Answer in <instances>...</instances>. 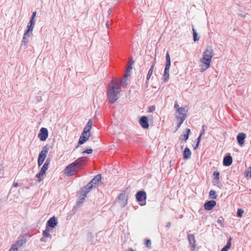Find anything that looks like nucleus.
Instances as JSON below:
<instances>
[{
  "mask_svg": "<svg viewBox=\"0 0 251 251\" xmlns=\"http://www.w3.org/2000/svg\"><path fill=\"white\" fill-rule=\"evenodd\" d=\"M121 82L118 80L113 81L109 84L107 94L110 103H114L118 100V95L121 91Z\"/></svg>",
  "mask_w": 251,
  "mask_h": 251,
  "instance_id": "nucleus-1",
  "label": "nucleus"
},
{
  "mask_svg": "<svg viewBox=\"0 0 251 251\" xmlns=\"http://www.w3.org/2000/svg\"><path fill=\"white\" fill-rule=\"evenodd\" d=\"M187 117V111L184 108H178L176 111V118L178 121L177 128H179Z\"/></svg>",
  "mask_w": 251,
  "mask_h": 251,
  "instance_id": "nucleus-2",
  "label": "nucleus"
},
{
  "mask_svg": "<svg viewBox=\"0 0 251 251\" xmlns=\"http://www.w3.org/2000/svg\"><path fill=\"white\" fill-rule=\"evenodd\" d=\"M80 169L79 167L73 162L65 168L64 173L66 176H72L77 173Z\"/></svg>",
  "mask_w": 251,
  "mask_h": 251,
  "instance_id": "nucleus-3",
  "label": "nucleus"
},
{
  "mask_svg": "<svg viewBox=\"0 0 251 251\" xmlns=\"http://www.w3.org/2000/svg\"><path fill=\"white\" fill-rule=\"evenodd\" d=\"M136 199L139 204L141 206L146 204L147 194L144 191H140L136 195Z\"/></svg>",
  "mask_w": 251,
  "mask_h": 251,
  "instance_id": "nucleus-4",
  "label": "nucleus"
},
{
  "mask_svg": "<svg viewBox=\"0 0 251 251\" xmlns=\"http://www.w3.org/2000/svg\"><path fill=\"white\" fill-rule=\"evenodd\" d=\"M48 151L49 148L47 146H45L43 150L40 152L38 158V165L39 166H40L45 161Z\"/></svg>",
  "mask_w": 251,
  "mask_h": 251,
  "instance_id": "nucleus-5",
  "label": "nucleus"
},
{
  "mask_svg": "<svg viewBox=\"0 0 251 251\" xmlns=\"http://www.w3.org/2000/svg\"><path fill=\"white\" fill-rule=\"evenodd\" d=\"M128 195L126 192L123 191L118 198V203L121 207L125 206L127 202Z\"/></svg>",
  "mask_w": 251,
  "mask_h": 251,
  "instance_id": "nucleus-6",
  "label": "nucleus"
},
{
  "mask_svg": "<svg viewBox=\"0 0 251 251\" xmlns=\"http://www.w3.org/2000/svg\"><path fill=\"white\" fill-rule=\"evenodd\" d=\"M92 190V186L91 185H86L85 187H83L82 192L83 193L82 195H81L79 198L78 202L81 203L83 201L86 197L87 194Z\"/></svg>",
  "mask_w": 251,
  "mask_h": 251,
  "instance_id": "nucleus-7",
  "label": "nucleus"
},
{
  "mask_svg": "<svg viewBox=\"0 0 251 251\" xmlns=\"http://www.w3.org/2000/svg\"><path fill=\"white\" fill-rule=\"evenodd\" d=\"M200 62L201 63V64L200 65L201 72H204L210 67L211 62L208 59H205L203 57L200 59Z\"/></svg>",
  "mask_w": 251,
  "mask_h": 251,
  "instance_id": "nucleus-8",
  "label": "nucleus"
},
{
  "mask_svg": "<svg viewBox=\"0 0 251 251\" xmlns=\"http://www.w3.org/2000/svg\"><path fill=\"white\" fill-rule=\"evenodd\" d=\"M213 50L212 48H209L207 49L202 54V57L205 59H208L211 62L212 58L213 56Z\"/></svg>",
  "mask_w": 251,
  "mask_h": 251,
  "instance_id": "nucleus-9",
  "label": "nucleus"
},
{
  "mask_svg": "<svg viewBox=\"0 0 251 251\" xmlns=\"http://www.w3.org/2000/svg\"><path fill=\"white\" fill-rule=\"evenodd\" d=\"M40 132L38 134V137L42 141H45L48 137V131L46 128L42 127L40 129Z\"/></svg>",
  "mask_w": 251,
  "mask_h": 251,
  "instance_id": "nucleus-10",
  "label": "nucleus"
},
{
  "mask_svg": "<svg viewBox=\"0 0 251 251\" xmlns=\"http://www.w3.org/2000/svg\"><path fill=\"white\" fill-rule=\"evenodd\" d=\"M90 136V133L83 130L79 138L78 145H82L84 144L87 140H88Z\"/></svg>",
  "mask_w": 251,
  "mask_h": 251,
  "instance_id": "nucleus-11",
  "label": "nucleus"
},
{
  "mask_svg": "<svg viewBox=\"0 0 251 251\" xmlns=\"http://www.w3.org/2000/svg\"><path fill=\"white\" fill-rule=\"evenodd\" d=\"M139 123L141 126L145 129H147L149 127V124L148 122L147 117L146 116L142 117L139 121Z\"/></svg>",
  "mask_w": 251,
  "mask_h": 251,
  "instance_id": "nucleus-12",
  "label": "nucleus"
},
{
  "mask_svg": "<svg viewBox=\"0 0 251 251\" xmlns=\"http://www.w3.org/2000/svg\"><path fill=\"white\" fill-rule=\"evenodd\" d=\"M216 205V201L211 200L206 202L204 204V209L206 210H211Z\"/></svg>",
  "mask_w": 251,
  "mask_h": 251,
  "instance_id": "nucleus-13",
  "label": "nucleus"
},
{
  "mask_svg": "<svg viewBox=\"0 0 251 251\" xmlns=\"http://www.w3.org/2000/svg\"><path fill=\"white\" fill-rule=\"evenodd\" d=\"M57 225V218L53 217L50 218L47 223V227L49 226L51 228H54Z\"/></svg>",
  "mask_w": 251,
  "mask_h": 251,
  "instance_id": "nucleus-14",
  "label": "nucleus"
},
{
  "mask_svg": "<svg viewBox=\"0 0 251 251\" xmlns=\"http://www.w3.org/2000/svg\"><path fill=\"white\" fill-rule=\"evenodd\" d=\"M246 134L243 132L239 133L237 135V140L239 145L242 146L244 144V140L246 138Z\"/></svg>",
  "mask_w": 251,
  "mask_h": 251,
  "instance_id": "nucleus-15",
  "label": "nucleus"
},
{
  "mask_svg": "<svg viewBox=\"0 0 251 251\" xmlns=\"http://www.w3.org/2000/svg\"><path fill=\"white\" fill-rule=\"evenodd\" d=\"M101 179V176L100 174H99L94 176L90 183L87 185H91L92 188L94 187L93 184H97Z\"/></svg>",
  "mask_w": 251,
  "mask_h": 251,
  "instance_id": "nucleus-16",
  "label": "nucleus"
},
{
  "mask_svg": "<svg viewBox=\"0 0 251 251\" xmlns=\"http://www.w3.org/2000/svg\"><path fill=\"white\" fill-rule=\"evenodd\" d=\"M35 22L34 21H30L29 23L27 25V29L25 31V34H29V32L32 33L34 28Z\"/></svg>",
  "mask_w": 251,
  "mask_h": 251,
  "instance_id": "nucleus-17",
  "label": "nucleus"
},
{
  "mask_svg": "<svg viewBox=\"0 0 251 251\" xmlns=\"http://www.w3.org/2000/svg\"><path fill=\"white\" fill-rule=\"evenodd\" d=\"M232 163V158L231 156L227 155L224 157L223 160V164L225 166H229Z\"/></svg>",
  "mask_w": 251,
  "mask_h": 251,
  "instance_id": "nucleus-18",
  "label": "nucleus"
},
{
  "mask_svg": "<svg viewBox=\"0 0 251 251\" xmlns=\"http://www.w3.org/2000/svg\"><path fill=\"white\" fill-rule=\"evenodd\" d=\"M188 239L191 245V248L192 250H194L195 248V236L193 234H189L188 236Z\"/></svg>",
  "mask_w": 251,
  "mask_h": 251,
  "instance_id": "nucleus-19",
  "label": "nucleus"
},
{
  "mask_svg": "<svg viewBox=\"0 0 251 251\" xmlns=\"http://www.w3.org/2000/svg\"><path fill=\"white\" fill-rule=\"evenodd\" d=\"M170 67L165 66L164 73L163 75V79L164 82H167L169 79V70Z\"/></svg>",
  "mask_w": 251,
  "mask_h": 251,
  "instance_id": "nucleus-20",
  "label": "nucleus"
},
{
  "mask_svg": "<svg viewBox=\"0 0 251 251\" xmlns=\"http://www.w3.org/2000/svg\"><path fill=\"white\" fill-rule=\"evenodd\" d=\"M183 157L185 159H188L191 158V152L188 147H186L183 152Z\"/></svg>",
  "mask_w": 251,
  "mask_h": 251,
  "instance_id": "nucleus-21",
  "label": "nucleus"
},
{
  "mask_svg": "<svg viewBox=\"0 0 251 251\" xmlns=\"http://www.w3.org/2000/svg\"><path fill=\"white\" fill-rule=\"evenodd\" d=\"M92 125H93L92 121L91 120H89L88 121L87 125H86L85 127H84L83 130L90 133V130L92 128Z\"/></svg>",
  "mask_w": 251,
  "mask_h": 251,
  "instance_id": "nucleus-22",
  "label": "nucleus"
},
{
  "mask_svg": "<svg viewBox=\"0 0 251 251\" xmlns=\"http://www.w3.org/2000/svg\"><path fill=\"white\" fill-rule=\"evenodd\" d=\"M86 160V157H80L78 159H77V160H75L74 162V163H75V164L77 165L81 169V163L82 162L85 161Z\"/></svg>",
  "mask_w": 251,
  "mask_h": 251,
  "instance_id": "nucleus-23",
  "label": "nucleus"
},
{
  "mask_svg": "<svg viewBox=\"0 0 251 251\" xmlns=\"http://www.w3.org/2000/svg\"><path fill=\"white\" fill-rule=\"evenodd\" d=\"M231 237H229L226 246H225L221 250V251H227L231 248Z\"/></svg>",
  "mask_w": 251,
  "mask_h": 251,
  "instance_id": "nucleus-24",
  "label": "nucleus"
},
{
  "mask_svg": "<svg viewBox=\"0 0 251 251\" xmlns=\"http://www.w3.org/2000/svg\"><path fill=\"white\" fill-rule=\"evenodd\" d=\"M186 130V133L181 135V139L184 140L185 142L188 139L191 132L190 129L189 128H187Z\"/></svg>",
  "mask_w": 251,
  "mask_h": 251,
  "instance_id": "nucleus-25",
  "label": "nucleus"
},
{
  "mask_svg": "<svg viewBox=\"0 0 251 251\" xmlns=\"http://www.w3.org/2000/svg\"><path fill=\"white\" fill-rule=\"evenodd\" d=\"M49 164H50V161L48 160H46L45 163H44V164L41 168V169L40 171L46 174V172L49 168Z\"/></svg>",
  "mask_w": 251,
  "mask_h": 251,
  "instance_id": "nucleus-26",
  "label": "nucleus"
},
{
  "mask_svg": "<svg viewBox=\"0 0 251 251\" xmlns=\"http://www.w3.org/2000/svg\"><path fill=\"white\" fill-rule=\"evenodd\" d=\"M20 242L18 241L16 243L12 245L9 251H18V246L20 245Z\"/></svg>",
  "mask_w": 251,
  "mask_h": 251,
  "instance_id": "nucleus-27",
  "label": "nucleus"
},
{
  "mask_svg": "<svg viewBox=\"0 0 251 251\" xmlns=\"http://www.w3.org/2000/svg\"><path fill=\"white\" fill-rule=\"evenodd\" d=\"M154 66H155V62H154L152 64V65L151 66V67L148 72V75L147 76V79L148 80H149L150 78L151 75H152L153 70H154Z\"/></svg>",
  "mask_w": 251,
  "mask_h": 251,
  "instance_id": "nucleus-28",
  "label": "nucleus"
},
{
  "mask_svg": "<svg viewBox=\"0 0 251 251\" xmlns=\"http://www.w3.org/2000/svg\"><path fill=\"white\" fill-rule=\"evenodd\" d=\"M166 64L165 66L170 67L171 66V58L169 52L167 51L166 53Z\"/></svg>",
  "mask_w": 251,
  "mask_h": 251,
  "instance_id": "nucleus-29",
  "label": "nucleus"
},
{
  "mask_svg": "<svg viewBox=\"0 0 251 251\" xmlns=\"http://www.w3.org/2000/svg\"><path fill=\"white\" fill-rule=\"evenodd\" d=\"M209 196L211 199H215L217 197L215 191L213 190L210 191L209 193Z\"/></svg>",
  "mask_w": 251,
  "mask_h": 251,
  "instance_id": "nucleus-30",
  "label": "nucleus"
},
{
  "mask_svg": "<svg viewBox=\"0 0 251 251\" xmlns=\"http://www.w3.org/2000/svg\"><path fill=\"white\" fill-rule=\"evenodd\" d=\"M132 64V62H131L130 64V65L128 66V68L126 70V74L125 75V77H127L128 76H129L130 72L131 70L132 69V67L131 66Z\"/></svg>",
  "mask_w": 251,
  "mask_h": 251,
  "instance_id": "nucleus-31",
  "label": "nucleus"
},
{
  "mask_svg": "<svg viewBox=\"0 0 251 251\" xmlns=\"http://www.w3.org/2000/svg\"><path fill=\"white\" fill-rule=\"evenodd\" d=\"M245 176L246 177H251V167L247 168L245 172Z\"/></svg>",
  "mask_w": 251,
  "mask_h": 251,
  "instance_id": "nucleus-32",
  "label": "nucleus"
},
{
  "mask_svg": "<svg viewBox=\"0 0 251 251\" xmlns=\"http://www.w3.org/2000/svg\"><path fill=\"white\" fill-rule=\"evenodd\" d=\"M29 36H30L29 34L27 33V34H26L25 32V33L24 34L23 38V41H22V42L24 43V44L25 45L26 44V43H27V38L28 37H29Z\"/></svg>",
  "mask_w": 251,
  "mask_h": 251,
  "instance_id": "nucleus-33",
  "label": "nucleus"
},
{
  "mask_svg": "<svg viewBox=\"0 0 251 251\" xmlns=\"http://www.w3.org/2000/svg\"><path fill=\"white\" fill-rule=\"evenodd\" d=\"M43 235L44 237H51V235L50 234V230L48 229V227H47L45 231H44Z\"/></svg>",
  "mask_w": 251,
  "mask_h": 251,
  "instance_id": "nucleus-34",
  "label": "nucleus"
},
{
  "mask_svg": "<svg viewBox=\"0 0 251 251\" xmlns=\"http://www.w3.org/2000/svg\"><path fill=\"white\" fill-rule=\"evenodd\" d=\"M45 175V173L41 172V171L36 175V176L39 179L38 181H41L43 180V176Z\"/></svg>",
  "mask_w": 251,
  "mask_h": 251,
  "instance_id": "nucleus-35",
  "label": "nucleus"
},
{
  "mask_svg": "<svg viewBox=\"0 0 251 251\" xmlns=\"http://www.w3.org/2000/svg\"><path fill=\"white\" fill-rule=\"evenodd\" d=\"M192 31H193V37H194V41L195 42L198 41L199 40V38L198 37L197 33L194 28H192Z\"/></svg>",
  "mask_w": 251,
  "mask_h": 251,
  "instance_id": "nucleus-36",
  "label": "nucleus"
},
{
  "mask_svg": "<svg viewBox=\"0 0 251 251\" xmlns=\"http://www.w3.org/2000/svg\"><path fill=\"white\" fill-rule=\"evenodd\" d=\"M144 243H145V245L146 247H147L148 248H151V240H150V239H146L145 240Z\"/></svg>",
  "mask_w": 251,
  "mask_h": 251,
  "instance_id": "nucleus-37",
  "label": "nucleus"
},
{
  "mask_svg": "<svg viewBox=\"0 0 251 251\" xmlns=\"http://www.w3.org/2000/svg\"><path fill=\"white\" fill-rule=\"evenodd\" d=\"M126 78V77H124L122 80H120V81L121 82V86H122L123 87H126L127 85V82ZM119 81H120V80H119Z\"/></svg>",
  "mask_w": 251,
  "mask_h": 251,
  "instance_id": "nucleus-38",
  "label": "nucleus"
},
{
  "mask_svg": "<svg viewBox=\"0 0 251 251\" xmlns=\"http://www.w3.org/2000/svg\"><path fill=\"white\" fill-rule=\"evenodd\" d=\"M219 176H220V173L219 172L215 171L213 173V176L214 177V178L215 179H216L217 180H219V178H220Z\"/></svg>",
  "mask_w": 251,
  "mask_h": 251,
  "instance_id": "nucleus-39",
  "label": "nucleus"
},
{
  "mask_svg": "<svg viewBox=\"0 0 251 251\" xmlns=\"http://www.w3.org/2000/svg\"><path fill=\"white\" fill-rule=\"evenodd\" d=\"M243 213H244V210L243 209H238L237 210V216L240 218L242 217Z\"/></svg>",
  "mask_w": 251,
  "mask_h": 251,
  "instance_id": "nucleus-40",
  "label": "nucleus"
},
{
  "mask_svg": "<svg viewBox=\"0 0 251 251\" xmlns=\"http://www.w3.org/2000/svg\"><path fill=\"white\" fill-rule=\"evenodd\" d=\"M202 136H201L200 135V136H199V137L197 139V144L194 147V150H196L197 149V148L199 147V144H200V141H201V137Z\"/></svg>",
  "mask_w": 251,
  "mask_h": 251,
  "instance_id": "nucleus-41",
  "label": "nucleus"
},
{
  "mask_svg": "<svg viewBox=\"0 0 251 251\" xmlns=\"http://www.w3.org/2000/svg\"><path fill=\"white\" fill-rule=\"evenodd\" d=\"M93 152V150L92 149H87L85 151H84L82 153H86L88 154L92 153Z\"/></svg>",
  "mask_w": 251,
  "mask_h": 251,
  "instance_id": "nucleus-42",
  "label": "nucleus"
},
{
  "mask_svg": "<svg viewBox=\"0 0 251 251\" xmlns=\"http://www.w3.org/2000/svg\"><path fill=\"white\" fill-rule=\"evenodd\" d=\"M36 12H33L32 13L30 21H34L35 22V18L36 17Z\"/></svg>",
  "mask_w": 251,
  "mask_h": 251,
  "instance_id": "nucleus-43",
  "label": "nucleus"
},
{
  "mask_svg": "<svg viewBox=\"0 0 251 251\" xmlns=\"http://www.w3.org/2000/svg\"><path fill=\"white\" fill-rule=\"evenodd\" d=\"M155 109V107L154 106H150L149 108V109H148V111L149 112H152L153 111H154Z\"/></svg>",
  "mask_w": 251,
  "mask_h": 251,
  "instance_id": "nucleus-44",
  "label": "nucleus"
},
{
  "mask_svg": "<svg viewBox=\"0 0 251 251\" xmlns=\"http://www.w3.org/2000/svg\"><path fill=\"white\" fill-rule=\"evenodd\" d=\"M174 107L176 108V111H177V110H178V108H181V107H179V105L177 103V102H176L175 104V105H174Z\"/></svg>",
  "mask_w": 251,
  "mask_h": 251,
  "instance_id": "nucleus-45",
  "label": "nucleus"
},
{
  "mask_svg": "<svg viewBox=\"0 0 251 251\" xmlns=\"http://www.w3.org/2000/svg\"><path fill=\"white\" fill-rule=\"evenodd\" d=\"M204 133H205L204 126H203L202 131H201V132L200 133V135L202 136L204 134Z\"/></svg>",
  "mask_w": 251,
  "mask_h": 251,
  "instance_id": "nucleus-46",
  "label": "nucleus"
},
{
  "mask_svg": "<svg viewBox=\"0 0 251 251\" xmlns=\"http://www.w3.org/2000/svg\"><path fill=\"white\" fill-rule=\"evenodd\" d=\"M18 185H19V184H18V182H14V183H13V187H18Z\"/></svg>",
  "mask_w": 251,
  "mask_h": 251,
  "instance_id": "nucleus-47",
  "label": "nucleus"
},
{
  "mask_svg": "<svg viewBox=\"0 0 251 251\" xmlns=\"http://www.w3.org/2000/svg\"><path fill=\"white\" fill-rule=\"evenodd\" d=\"M218 223L222 225L223 224V220L221 219H218L217 221Z\"/></svg>",
  "mask_w": 251,
  "mask_h": 251,
  "instance_id": "nucleus-48",
  "label": "nucleus"
},
{
  "mask_svg": "<svg viewBox=\"0 0 251 251\" xmlns=\"http://www.w3.org/2000/svg\"><path fill=\"white\" fill-rule=\"evenodd\" d=\"M171 226V222H168L166 225V227L169 228Z\"/></svg>",
  "mask_w": 251,
  "mask_h": 251,
  "instance_id": "nucleus-49",
  "label": "nucleus"
},
{
  "mask_svg": "<svg viewBox=\"0 0 251 251\" xmlns=\"http://www.w3.org/2000/svg\"><path fill=\"white\" fill-rule=\"evenodd\" d=\"M106 27H107V28H109V23H108V22H107V23H106Z\"/></svg>",
  "mask_w": 251,
  "mask_h": 251,
  "instance_id": "nucleus-50",
  "label": "nucleus"
},
{
  "mask_svg": "<svg viewBox=\"0 0 251 251\" xmlns=\"http://www.w3.org/2000/svg\"><path fill=\"white\" fill-rule=\"evenodd\" d=\"M129 251H134V250H132V249H130V250H129Z\"/></svg>",
  "mask_w": 251,
  "mask_h": 251,
  "instance_id": "nucleus-51",
  "label": "nucleus"
}]
</instances>
